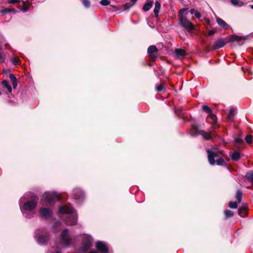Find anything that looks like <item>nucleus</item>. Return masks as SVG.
Instances as JSON below:
<instances>
[{
    "label": "nucleus",
    "instance_id": "1",
    "mask_svg": "<svg viewBox=\"0 0 253 253\" xmlns=\"http://www.w3.org/2000/svg\"><path fill=\"white\" fill-rule=\"evenodd\" d=\"M61 218L68 225H73L77 223V214L70 204L61 206L59 209Z\"/></svg>",
    "mask_w": 253,
    "mask_h": 253
},
{
    "label": "nucleus",
    "instance_id": "2",
    "mask_svg": "<svg viewBox=\"0 0 253 253\" xmlns=\"http://www.w3.org/2000/svg\"><path fill=\"white\" fill-rule=\"evenodd\" d=\"M74 242V238L69 234L68 230L66 229L63 230L61 234L60 241L56 243L54 247L56 252L55 253H61L62 248L69 247Z\"/></svg>",
    "mask_w": 253,
    "mask_h": 253
},
{
    "label": "nucleus",
    "instance_id": "3",
    "mask_svg": "<svg viewBox=\"0 0 253 253\" xmlns=\"http://www.w3.org/2000/svg\"><path fill=\"white\" fill-rule=\"evenodd\" d=\"M49 234L44 228L36 231L35 238L37 243L42 245H46L48 240Z\"/></svg>",
    "mask_w": 253,
    "mask_h": 253
},
{
    "label": "nucleus",
    "instance_id": "4",
    "mask_svg": "<svg viewBox=\"0 0 253 253\" xmlns=\"http://www.w3.org/2000/svg\"><path fill=\"white\" fill-rule=\"evenodd\" d=\"M56 201H60V196L58 193L55 192H45L43 195V199L42 202H47L48 205L54 204Z\"/></svg>",
    "mask_w": 253,
    "mask_h": 253
},
{
    "label": "nucleus",
    "instance_id": "5",
    "mask_svg": "<svg viewBox=\"0 0 253 253\" xmlns=\"http://www.w3.org/2000/svg\"><path fill=\"white\" fill-rule=\"evenodd\" d=\"M208 153V160L210 164L213 165L215 163V159H216V164L219 166H223L225 164L224 160L222 158L219 157L218 155L213 152L210 149H207Z\"/></svg>",
    "mask_w": 253,
    "mask_h": 253
},
{
    "label": "nucleus",
    "instance_id": "6",
    "mask_svg": "<svg viewBox=\"0 0 253 253\" xmlns=\"http://www.w3.org/2000/svg\"><path fill=\"white\" fill-rule=\"evenodd\" d=\"M92 244V238L88 235H85L83 238L82 247L78 250L79 253H84L89 250Z\"/></svg>",
    "mask_w": 253,
    "mask_h": 253
},
{
    "label": "nucleus",
    "instance_id": "7",
    "mask_svg": "<svg viewBox=\"0 0 253 253\" xmlns=\"http://www.w3.org/2000/svg\"><path fill=\"white\" fill-rule=\"evenodd\" d=\"M53 215L51 209L48 208L41 207L39 210V216L44 219H48Z\"/></svg>",
    "mask_w": 253,
    "mask_h": 253
},
{
    "label": "nucleus",
    "instance_id": "8",
    "mask_svg": "<svg viewBox=\"0 0 253 253\" xmlns=\"http://www.w3.org/2000/svg\"><path fill=\"white\" fill-rule=\"evenodd\" d=\"M180 25L186 30L189 31L194 28V25L187 18L183 17L178 18Z\"/></svg>",
    "mask_w": 253,
    "mask_h": 253
},
{
    "label": "nucleus",
    "instance_id": "9",
    "mask_svg": "<svg viewBox=\"0 0 253 253\" xmlns=\"http://www.w3.org/2000/svg\"><path fill=\"white\" fill-rule=\"evenodd\" d=\"M38 200L33 199L32 200H29L24 204L22 209L25 211H32L36 208Z\"/></svg>",
    "mask_w": 253,
    "mask_h": 253
},
{
    "label": "nucleus",
    "instance_id": "10",
    "mask_svg": "<svg viewBox=\"0 0 253 253\" xmlns=\"http://www.w3.org/2000/svg\"><path fill=\"white\" fill-rule=\"evenodd\" d=\"M95 245L97 250L101 253H110L107 244L104 242L97 241Z\"/></svg>",
    "mask_w": 253,
    "mask_h": 253
},
{
    "label": "nucleus",
    "instance_id": "11",
    "mask_svg": "<svg viewBox=\"0 0 253 253\" xmlns=\"http://www.w3.org/2000/svg\"><path fill=\"white\" fill-rule=\"evenodd\" d=\"M73 196L75 200H78L80 202L84 199V195L81 189L75 188L73 190Z\"/></svg>",
    "mask_w": 253,
    "mask_h": 253
},
{
    "label": "nucleus",
    "instance_id": "12",
    "mask_svg": "<svg viewBox=\"0 0 253 253\" xmlns=\"http://www.w3.org/2000/svg\"><path fill=\"white\" fill-rule=\"evenodd\" d=\"M158 51L155 45H151L148 48L147 52L152 58L155 59L158 57Z\"/></svg>",
    "mask_w": 253,
    "mask_h": 253
},
{
    "label": "nucleus",
    "instance_id": "13",
    "mask_svg": "<svg viewBox=\"0 0 253 253\" xmlns=\"http://www.w3.org/2000/svg\"><path fill=\"white\" fill-rule=\"evenodd\" d=\"M226 42L225 40L219 39L214 42L213 49L216 50L220 48L225 45Z\"/></svg>",
    "mask_w": 253,
    "mask_h": 253
},
{
    "label": "nucleus",
    "instance_id": "14",
    "mask_svg": "<svg viewBox=\"0 0 253 253\" xmlns=\"http://www.w3.org/2000/svg\"><path fill=\"white\" fill-rule=\"evenodd\" d=\"M196 130V132L195 134H192V136H195L198 134H201L207 140L210 139L212 137L211 133L210 132H206L204 130L198 131L197 129Z\"/></svg>",
    "mask_w": 253,
    "mask_h": 253
},
{
    "label": "nucleus",
    "instance_id": "15",
    "mask_svg": "<svg viewBox=\"0 0 253 253\" xmlns=\"http://www.w3.org/2000/svg\"><path fill=\"white\" fill-rule=\"evenodd\" d=\"M216 22L222 28L226 30L229 28V25L220 18H216Z\"/></svg>",
    "mask_w": 253,
    "mask_h": 253
},
{
    "label": "nucleus",
    "instance_id": "16",
    "mask_svg": "<svg viewBox=\"0 0 253 253\" xmlns=\"http://www.w3.org/2000/svg\"><path fill=\"white\" fill-rule=\"evenodd\" d=\"M21 210L24 216H25L27 218H31L32 217H33L34 215V212L33 211L23 210V209H22V208H21Z\"/></svg>",
    "mask_w": 253,
    "mask_h": 253
},
{
    "label": "nucleus",
    "instance_id": "17",
    "mask_svg": "<svg viewBox=\"0 0 253 253\" xmlns=\"http://www.w3.org/2000/svg\"><path fill=\"white\" fill-rule=\"evenodd\" d=\"M161 9V4L159 1H156L155 3V8L154 9V13L156 17H158L159 13Z\"/></svg>",
    "mask_w": 253,
    "mask_h": 253
},
{
    "label": "nucleus",
    "instance_id": "18",
    "mask_svg": "<svg viewBox=\"0 0 253 253\" xmlns=\"http://www.w3.org/2000/svg\"><path fill=\"white\" fill-rule=\"evenodd\" d=\"M232 160L237 161L240 158V154L238 151H234L230 154Z\"/></svg>",
    "mask_w": 253,
    "mask_h": 253
},
{
    "label": "nucleus",
    "instance_id": "19",
    "mask_svg": "<svg viewBox=\"0 0 253 253\" xmlns=\"http://www.w3.org/2000/svg\"><path fill=\"white\" fill-rule=\"evenodd\" d=\"M152 5H153V1H150L147 2L144 4L142 9L145 12L148 11L150 9V8L152 7Z\"/></svg>",
    "mask_w": 253,
    "mask_h": 253
},
{
    "label": "nucleus",
    "instance_id": "20",
    "mask_svg": "<svg viewBox=\"0 0 253 253\" xmlns=\"http://www.w3.org/2000/svg\"><path fill=\"white\" fill-rule=\"evenodd\" d=\"M175 53L177 57L184 56L186 54L184 50L179 48L175 50Z\"/></svg>",
    "mask_w": 253,
    "mask_h": 253
},
{
    "label": "nucleus",
    "instance_id": "21",
    "mask_svg": "<svg viewBox=\"0 0 253 253\" xmlns=\"http://www.w3.org/2000/svg\"><path fill=\"white\" fill-rule=\"evenodd\" d=\"M9 78L12 83L13 87L15 88L17 86V82L16 77L13 74H10L9 75Z\"/></svg>",
    "mask_w": 253,
    "mask_h": 253
},
{
    "label": "nucleus",
    "instance_id": "22",
    "mask_svg": "<svg viewBox=\"0 0 253 253\" xmlns=\"http://www.w3.org/2000/svg\"><path fill=\"white\" fill-rule=\"evenodd\" d=\"M231 3L234 6L241 7L244 5V2L240 0H230Z\"/></svg>",
    "mask_w": 253,
    "mask_h": 253
},
{
    "label": "nucleus",
    "instance_id": "23",
    "mask_svg": "<svg viewBox=\"0 0 253 253\" xmlns=\"http://www.w3.org/2000/svg\"><path fill=\"white\" fill-rule=\"evenodd\" d=\"M243 193L241 190H238L236 192V199L237 200L238 203H240L242 200Z\"/></svg>",
    "mask_w": 253,
    "mask_h": 253
},
{
    "label": "nucleus",
    "instance_id": "24",
    "mask_svg": "<svg viewBox=\"0 0 253 253\" xmlns=\"http://www.w3.org/2000/svg\"><path fill=\"white\" fill-rule=\"evenodd\" d=\"M246 178L249 182L253 183V171L248 172L246 174Z\"/></svg>",
    "mask_w": 253,
    "mask_h": 253
},
{
    "label": "nucleus",
    "instance_id": "25",
    "mask_svg": "<svg viewBox=\"0 0 253 253\" xmlns=\"http://www.w3.org/2000/svg\"><path fill=\"white\" fill-rule=\"evenodd\" d=\"M247 209V206L246 204H244L238 210V214L241 217H244V214H242V211H246Z\"/></svg>",
    "mask_w": 253,
    "mask_h": 253
},
{
    "label": "nucleus",
    "instance_id": "26",
    "mask_svg": "<svg viewBox=\"0 0 253 253\" xmlns=\"http://www.w3.org/2000/svg\"><path fill=\"white\" fill-rule=\"evenodd\" d=\"M2 84L4 86L5 88H7L9 92H11L12 91V88L11 86L9 84L8 82L6 80H3L1 82Z\"/></svg>",
    "mask_w": 253,
    "mask_h": 253
},
{
    "label": "nucleus",
    "instance_id": "27",
    "mask_svg": "<svg viewBox=\"0 0 253 253\" xmlns=\"http://www.w3.org/2000/svg\"><path fill=\"white\" fill-rule=\"evenodd\" d=\"M202 110L205 113L208 114V115H210L212 113V109L206 105L202 106Z\"/></svg>",
    "mask_w": 253,
    "mask_h": 253
},
{
    "label": "nucleus",
    "instance_id": "28",
    "mask_svg": "<svg viewBox=\"0 0 253 253\" xmlns=\"http://www.w3.org/2000/svg\"><path fill=\"white\" fill-rule=\"evenodd\" d=\"M208 118L211 119V124H215L216 123V120H217V117L212 113H211L210 115H208Z\"/></svg>",
    "mask_w": 253,
    "mask_h": 253
},
{
    "label": "nucleus",
    "instance_id": "29",
    "mask_svg": "<svg viewBox=\"0 0 253 253\" xmlns=\"http://www.w3.org/2000/svg\"><path fill=\"white\" fill-rule=\"evenodd\" d=\"M224 215L226 218L232 217L234 215V212L228 210H226L224 211Z\"/></svg>",
    "mask_w": 253,
    "mask_h": 253
},
{
    "label": "nucleus",
    "instance_id": "30",
    "mask_svg": "<svg viewBox=\"0 0 253 253\" xmlns=\"http://www.w3.org/2000/svg\"><path fill=\"white\" fill-rule=\"evenodd\" d=\"M83 5L85 8H89L90 6V2L89 0H81Z\"/></svg>",
    "mask_w": 253,
    "mask_h": 253
},
{
    "label": "nucleus",
    "instance_id": "31",
    "mask_svg": "<svg viewBox=\"0 0 253 253\" xmlns=\"http://www.w3.org/2000/svg\"><path fill=\"white\" fill-rule=\"evenodd\" d=\"M228 207L231 209H236L238 207L237 203L236 202H230Z\"/></svg>",
    "mask_w": 253,
    "mask_h": 253
},
{
    "label": "nucleus",
    "instance_id": "32",
    "mask_svg": "<svg viewBox=\"0 0 253 253\" xmlns=\"http://www.w3.org/2000/svg\"><path fill=\"white\" fill-rule=\"evenodd\" d=\"M10 61L13 64L16 65H17V64L19 63V62H20V60H19V59L18 57H15L11 58L10 59Z\"/></svg>",
    "mask_w": 253,
    "mask_h": 253
},
{
    "label": "nucleus",
    "instance_id": "33",
    "mask_svg": "<svg viewBox=\"0 0 253 253\" xmlns=\"http://www.w3.org/2000/svg\"><path fill=\"white\" fill-rule=\"evenodd\" d=\"M242 40V38L240 36H234L231 38L230 41H235V42H240Z\"/></svg>",
    "mask_w": 253,
    "mask_h": 253
},
{
    "label": "nucleus",
    "instance_id": "34",
    "mask_svg": "<svg viewBox=\"0 0 253 253\" xmlns=\"http://www.w3.org/2000/svg\"><path fill=\"white\" fill-rule=\"evenodd\" d=\"M234 115V109L233 108H230L229 113L228 115V118L229 120H232Z\"/></svg>",
    "mask_w": 253,
    "mask_h": 253
},
{
    "label": "nucleus",
    "instance_id": "35",
    "mask_svg": "<svg viewBox=\"0 0 253 253\" xmlns=\"http://www.w3.org/2000/svg\"><path fill=\"white\" fill-rule=\"evenodd\" d=\"M132 4L131 3V2L126 3L124 5V10H127L129 9L132 6Z\"/></svg>",
    "mask_w": 253,
    "mask_h": 253
},
{
    "label": "nucleus",
    "instance_id": "36",
    "mask_svg": "<svg viewBox=\"0 0 253 253\" xmlns=\"http://www.w3.org/2000/svg\"><path fill=\"white\" fill-rule=\"evenodd\" d=\"M15 10L14 9H8V8H3L1 10V13H9L11 11H14Z\"/></svg>",
    "mask_w": 253,
    "mask_h": 253
},
{
    "label": "nucleus",
    "instance_id": "37",
    "mask_svg": "<svg viewBox=\"0 0 253 253\" xmlns=\"http://www.w3.org/2000/svg\"><path fill=\"white\" fill-rule=\"evenodd\" d=\"M100 3L102 5L107 6L110 4V2L108 0H101Z\"/></svg>",
    "mask_w": 253,
    "mask_h": 253
},
{
    "label": "nucleus",
    "instance_id": "38",
    "mask_svg": "<svg viewBox=\"0 0 253 253\" xmlns=\"http://www.w3.org/2000/svg\"><path fill=\"white\" fill-rule=\"evenodd\" d=\"M245 140L248 143L251 144L252 142V135H247L245 137Z\"/></svg>",
    "mask_w": 253,
    "mask_h": 253
},
{
    "label": "nucleus",
    "instance_id": "39",
    "mask_svg": "<svg viewBox=\"0 0 253 253\" xmlns=\"http://www.w3.org/2000/svg\"><path fill=\"white\" fill-rule=\"evenodd\" d=\"M187 10V9H185V8H183V9H181L179 12V14H178V18H181V17H184L183 16V13L184 12Z\"/></svg>",
    "mask_w": 253,
    "mask_h": 253
},
{
    "label": "nucleus",
    "instance_id": "40",
    "mask_svg": "<svg viewBox=\"0 0 253 253\" xmlns=\"http://www.w3.org/2000/svg\"><path fill=\"white\" fill-rule=\"evenodd\" d=\"M20 2L19 0H8L7 3L8 4H15Z\"/></svg>",
    "mask_w": 253,
    "mask_h": 253
},
{
    "label": "nucleus",
    "instance_id": "41",
    "mask_svg": "<svg viewBox=\"0 0 253 253\" xmlns=\"http://www.w3.org/2000/svg\"><path fill=\"white\" fill-rule=\"evenodd\" d=\"M194 15L196 16V17L198 19L200 18L201 17V13L197 11L195 12H194Z\"/></svg>",
    "mask_w": 253,
    "mask_h": 253
},
{
    "label": "nucleus",
    "instance_id": "42",
    "mask_svg": "<svg viewBox=\"0 0 253 253\" xmlns=\"http://www.w3.org/2000/svg\"><path fill=\"white\" fill-rule=\"evenodd\" d=\"M163 87L162 86H161L160 85H157L156 89L157 91H161L163 90Z\"/></svg>",
    "mask_w": 253,
    "mask_h": 253
},
{
    "label": "nucleus",
    "instance_id": "43",
    "mask_svg": "<svg viewBox=\"0 0 253 253\" xmlns=\"http://www.w3.org/2000/svg\"><path fill=\"white\" fill-rule=\"evenodd\" d=\"M29 10V8L28 7H25L21 9V11L23 12H26Z\"/></svg>",
    "mask_w": 253,
    "mask_h": 253
},
{
    "label": "nucleus",
    "instance_id": "44",
    "mask_svg": "<svg viewBox=\"0 0 253 253\" xmlns=\"http://www.w3.org/2000/svg\"><path fill=\"white\" fill-rule=\"evenodd\" d=\"M214 33H215V31H214V30H209V31H208V35H209V36H212V35H213Z\"/></svg>",
    "mask_w": 253,
    "mask_h": 253
},
{
    "label": "nucleus",
    "instance_id": "45",
    "mask_svg": "<svg viewBox=\"0 0 253 253\" xmlns=\"http://www.w3.org/2000/svg\"><path fill=\"white\" fill-rule=\"evenodd\" d=\"M179 111L180 112H181V114H179L178 115H179V116H180V117H182V116H183V112H182V109H177L176 110V113H178V111Z\"/></svg>",
    "mask_w": 253,
    "mask_h": 253
},
{
    "label": "nucleus",
    "instance_id": "46",
    "mask_svg": "<svg viewBox=\"0 0 253 253\" xmlns=\"http://www.w3.org/2000/svg\"><path fill=\"white\" fill-rule=\"evenodd\" d=\"M236 141L238 143H241L243 141V140L241 138H237L236 139Z\"/></svg>",
    "mask_w": 253,
    "mask_h": 253
},
{
    "label": "nucleus",
    "instance_id": "47",
    "mask_svg": "<svg viewBox=\"0 0 253 253\" xmlns=\"http://www.w3.org/2000/svg\"><path fill=\"white\" fill-rule=\"evenodd\" d=\"M137 0H131L130 2H131V3L132 4V5H133L136 2Z\"/></svg>",
    "mask_w": 253,
    "mask_h": 253
},
{
    "label": "nucleus",
    "instance_id": "48",
    "mask_svg": "<svg viewBox=\"0 0 253 253\" xmlns=\"http://www.w3.org/2000/svg\"><path fill=\"white\" fill-rule=\"evenodd\" d=\"M196 11L194 9H192L190 10V13L192 14H194V12H195Z\"/></svg>",
    "mask_w": 253,
    "mask_h": 253
},
{
    "label": "nucleus",
    "instance_id": "49",
    "mask_svg": "<svg viewBox=\"0 0 253 253\" xmlns=\"http://www.w3.org/2000/svg\"><path fill=\"white\" fill-rule=\"evenodd\" d=\"M242 214H244V216H245L246 215V211H242Z\"/></svg>",
    "mask_w": 253,
    "mask_h": 253
},
{
    "label": "nucleus",
    "instance_id": "50",
    "mask_svg": "<svg viewBox=\"0 0 253 253\" xmlns=\"http://www.w3.org/2000/svg\"><path fill=\"white\" fill-rule=\"evenodd\" d=\"M251 8H252V9H253V5H252L251 6Z\"/></svg>",
    "mask_w": 253,
    "mask_h": 253
},
{
    "label": "nucleus",
    "instance_id": "51",
    "mask_svg": "<svg viewBox=\"0 0 253 253\" xmlns=\"http://www.w3.org/2000/svg\"><path fill=\"white\" fill-rule=\"evenodd\" d=\"M1 92H0V95H1Z\"/></svg>",
    "mask_w": 253,
    "mask_h": 253
}]
</instances>
